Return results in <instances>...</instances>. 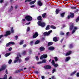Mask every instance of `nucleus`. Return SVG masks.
Wrapping results in <instances>:
<instances>
[{"label":"nucleus","mask_w":79,"mask_h":79,"mask_svg":"<svg viewBox=\"0 0 79 79\" xmlns=\"http://www.w3.org/2000/svg\"><path fill=\"white\" fill-rule=\"evenodd\" d=\"M40 50L41 52H42V51H44L45 50V48L43 47H41L40 48Z\"/></svg>","instance_id":"nucleus-14"},{"label":"nucleus","mask_w":79,"mask_h":79,"mask_svg":"<svg viewBox=\"0 0 79 79\" xmlns=\"http://www.w3.org/2000/svg\"><path fill=\"white\" fill-rule=\"evenodd\" d=\"M71 8L72 9H76V7H71Z\"/></svg>","instance_id":"nucleus-46"},{"label":"nucleus","mask_w":79,"mask_h":79,"mask_svg":"<svg viewBox=\"0 0 79 79\" xmlns=\"http://www.w3.org/2000/svg\"><path fill=\"white\" fill-rule=\"evenodd\" d=\"M47 57V55L43 54V55L41 56L40 57V60H42L43 58H46Z\"/></svg>","instance_id":"nucleus-5"},{"label":"nucleus","mask_w":79,"mask_h":79,"mask_svg":"<svg viewBox=\"0 0 79 79\" xmlns=\"http://www.w3.org/2000/svg\"><path fill=\"white\" fill-rule=\"evenodd\" d=\"M51 32H52V30L48 32H45L44 33V35H50V33H51Z\"/></svg>","instance_id":"nucleus-4"},{"label":"nucleus","mask_w":79,"mask_h":79,"mask_svg":"<svg viewBox=\"0 0 79 79\" xmlns=\"http://www.w3.org/2000/svg\"><path fill=\"white\" fill-rule=\"evenodd\" d=\"M38 24L39 26H41V27H44L45 26V23L43 22L42 21H39L38 22Z\"/></svg>","instance_id":"nucleus-2"},{"label":"nucleus","mask_w":79,"mask_h":79,"mask_svg":"<svg viewBox=\"0 0 79 79\" xmlns=\"http://www.w3.org/2000/svg\"><path fill=\"white\" fill-rule=\"evenodd\" d=\"M64 33L63 32H60V35H64Z\"/></svg>","instance_id":"nucleus-50"},{"label":"nucleus","mask_w":79,"mask_h":79,"mask_svg":"<svg viewBox=\"0 0 79 79\" xmlns=\"http://www.w3.org/2000/svg\"><path fill=\"white\" fill-rule=\"evenodd\" d=\"M79 21V17H78L77 18V19H76V22H77V21Z\"/></svg>","instance_id":"nucleus-45"},{"label":"nucleus","mask_w":79,"mask_h":79,"mask_svg":"<svg viewBox=\"0 0 79 79\" xmlns=\"http://www.w3.org/2000/svg\"><path fill=\"white\" fill-rule=\"evenodd\" d=\"M70 57H66V58L65 59V61H68L69 60H70Z\"/></svg>","instance_id":"nucleus-15"},{"label":"nucleus","mask_w":79,"mask_h":79,"mask_svg":"<svg viewBox=\"0 0 79 79\" xmlns=\"http://www.w3.org/2000/svg\"><path fill=\"white\" fill-rule=\"evenodd\" d=\"M35 73H36V74H38V73H39V72L38 71H35Z\"/></svg>","instance_id":"nucleus-58"},{"label":"nucleus","mask_w":79,"mask_h":79,"mask_svg":"<svg viewBox=\"0 0 79 79\" xmlns=\"http://www.w3.org/2000/svg\"><path fill=\"white\" fill-rule=\"evenodd\" d=\"M34 43V41H31V42H30V45H32L33 44V43Z\"/></svg>","instance_id":"nucleus-40"},{"label":"nucleus","mask_w":79,"mask_h":79,"mask_svg":"<svg viewBox=\"0 0 79 79\" xmlns=\"http://www.w3.org/2000/svg\"><path fill=\"white\" fill-rule=\"evenodd\" d=\"M11 44H12V45H15V43L13 42H10L6 44V47H8V46H9L10 45H11Z\"/></svg>","instance_id":"nucleus-8"},{"label":"nucleus","mask_w":79,"mask_h":79,"mask_svg":"<svg viewBox=\"0 0 79 79\" xmlns=\"http://www.w3.org/2000/svg\"><path fill=\"white\" fill-rule=\"evenodd\" d=\"M41 77H42V79H45V77H44V76H42Z\"/></svg>","instance_id":"nucleus-59"},{"label":"nucleus","mask_w":79,"mask_h":79,"mask_svg":"<svg viewBox=\"0 0 79 79\" xmlns=\"http://www.w3.org/2000/svg\"><path fill=\"white\" fill-rule=\"evenodd\" d=\"M10 55V53H8L5 54L4 55L6 57H7V56H9Z\"/></svg>","instance_id":"nucleus-24"},{"label":"nucleus","mask_w":79,"mask_h":79,"mask_svg":"<svg viewBox=\"0 0 79 79\" xmlns=\"http://www.w3.org/2000/svg\"><path fill=\"white\" fill-rule=\"evenodd\" d=\"M37 5L40 6H42V3L40 1H38L37 2Z\"/></svg>","instance_id":"nucleus-9"},{"label":"nucleus","mask_w":79,"mask_h":79,"mask_svg":"<svg viewBox=\"0 0 79 79\" xmlns=\"http://www.w3.org/2000/svg\"><path fill=\"white\" fill-rule=\"evenodd\" d=\"M3 2V0H1L0 1V3H2V2Z\"/></svg>","instance_id":"nucleus-61"},{"label":"nucleus","mask_w":79,"mask_h":79,"mask_svg":"<svg viewBox=\"0 0 79 79\" xmlns=\"http://www.w3.org/2000/svg\"><path fill=\"white\" fill-rule=\"evenodd\" d=\"M23 42H24V40H21L19 43L20 45H22V44H23Z\"/></svg>","instance_id":"nucleus-30"},{"label":"nucleus","mask_w":79,"mask_h":79,"mask_svg":"<svg viewBox=\"0 0 79 79\" xmlns=\"http://www.w3.org/2000/svg\"><path fill=\"white\" fill-rule=\"evenodd\" d=\"M17 55V57L16 58L15 60H14V63H17V62L18 61L19 63L21 62V60L19 59V57H21V55H20V54L19 53Z\"/></svg>","instance_id":"nucleus-1"},{"label":"nucleus","mask_w":79,"mask_h":79,"mask_svg":"<svg viewBox=\"0 0 79 79\" xmlns=\"http://www.w3.org/2000/svg\"><path fill=\"white\" fill-rule=\"evenodd\" d=\"M13 27L11 28V31L12 33H14V30L13 29Z\"/></svg>","instance_id":"nucleus-33"},{"label":"nucleus","mask_w":79,"mask_h":79,"mask_svg":"<svg viewBox=\"0 0 79 79\" xmlns=\"http://www.w3.org/2000/svg\"><path fill=\"white\" fill-rule=\"evenodd\" d=\"M54 59H55L56 61H57L58 60V58H57V57H55Z\"/></svg>","instance_id":"nucleus-38"},{"label":"nucleus","mask_w":79,"mask_h":79,"mask_svg":"<svg viewBox=\"0 0 79 79\" xmlns=\"http://www.w3.org/2000/svg\"><path fill=\"white\" fill-rule=\"evenodd\" d=\"M11 50H12V48H10L9 49V51H11Z\"/></svg>","instance_id":"nucleus-57"},{"label":"nucleus","mask_w":79,"mask_h":79,"mask_svg":"<svg viewBox=\"0 0 79 79\" xmlns=\"http://www.w3.org/2000/svg\"><path fill=\"white\" fill-rule=\"evenodd\" d=\"M56 71V69H54L52 71V73H53Z\"/></svg>","instance_id":"nucleus-34"},{"label":"nucleus","mask_w":79,"mask_h":79,"mask_svg":"<svg viewBox=\"0 0 79 79\" xmlns=\"http://www.w3.org/2000/svg\"><path fill=\"white\" fill-rule=\"evenodd\" d=\"M36 60H37V61H38L39 60V58H38V56H36Z\"/></svg>","instance_id":"nucleus-39"},{"label":"nucleus","mask_w":79,"mask_h":79,"mask_svg":"<svg viewBox=\"0 0 79 79\" xmlns=\"http://www.w3.org/2000/svg\"><path fill=\"white\" fill-rule=\"evenodd\" d=\"M40 43V41L39 40H37L35 43V44L36 45L37 44H39Z\"/></svg>","instance_id":"nucleus-22"},{"label":"nucleus","mask_w":79,"mask_h":79,"mask_svg":"<svg viewBox=\"0 0 79 79\" xmlns=\"http://www.w3.org/2000/svg\"><path fill=\"white\" fill-rule=\"evenodd\" d=\"M54 47H51L49 48V50H53V49H54Z\"/></svg>","instance_id":"nucleus-17"},{"label":"nucleus","mask_w":79,"mask_h":79,"mask_svg":"<svg viewBox=\"0 0 79 79\" xmlns=\"http://www.w3.org/2000/svg\"><path fill=\"white\" fill-rule=\"evenodd\" d=\"M71 53V51H69L68 52H67L66 54V56H68V55H70V54Z\"/></svg>","instance_id":"nucleus-16"},{"label":"nucleus","mask_w":79,"mask_h":79,"mask_svg":"<svg viewBox=\"0 0 79 79\" xmlns=\"http://www.w3.org/2000/svg\"><path fill=\"white\" fill-rule=\"evenodd\" d=\"M77 77H79V73H77Z\"/></svg>","instance_id":"nucleus-51"},{"label":"nucleus","mask_w":79,"mask_h":79,"mask_svg":"<svg viewBox=\"0 0 79 79\" xmlns=\"http://www.w3.org/2000/svg\"><path fill=\"white\" fill-rule=\"evenodd\" d=\"M22 20L23 21H26V19H22Z\"/></svg>","instance_id":"nucleus-64"},{"label":"nucleus","mask_w":79,"mask_h":79,"mask_svg":"<svg viewBox=\"0 0 79 79\" xmlns=\"http://www.w3.org/2000/svg\"><path fill=\"white\" fill-rule=\"evenodd\" d=\"M76 73V71H74L73 73H71V74H70V75L71 76H73V75L74 74H75V73Z\"/></svg>","instance_id":"nucleus-29"},{"label":"nucleus","mask_w":79,"mask_h":79,"mask_svg":"<svg viewBox=\"0 0 79 79\" xmlns=\"http://www.w3.org/2000/svg\"><path fill=\"white\" fill-rule=\"evenodd\" d=\"M11 62H12V60L11 59H10L9 60L8 63L9 64H11Z\"/></svg>","instance_id":"nucleus-36"},{"label":"nucleus","mask_w":79,"mask_h":79,"mask_svg":"<svg viewBox=\"0 0 79 79\" xmlns=\"http://www.w3.org/2000/svg\"><path fill=\"white\" fill-rule=\"evenodd\" d=\"M36 1L35 0L33 1H32L31 2H30V5H32V4H34V3H35V2Z\"/></svg>","instance_id":"nucleus-26"},{"label":"nucleus","mask_w":79,"mask_h":79,"mask_svg":"<svg viewBox=\"0 0 79 79\" xmlns=\"http://www.w3.org/2000/svg\"><path fill=\"white\" fill-rule=\"evenodd\" d=\"M26 46H27V45L26 44H25L23 45V48L26 47Z\"/></svg>","instance_id":"nucleus-60"},{"label":"nucleus","mask_w":79,"mask_h":79,"mask_svg":"<svg viewBox=\"0 0 79 79\" xmlns=\"http://www.w3.org/2000/svg\"><path fill=\"white\" fill-rule=\"evenodd\" d=\"M29 59V57H27L25 58V60H28Z\"/></svg>","instance_id":"nucleus-56"},{"label":"nucleus","mask_w":79,"mask_h":79,"mask_svg":"<svg viewBox=\"0 0 79 79\" xmlns=\"http://www.w3.org/2000/svg\"><path fill=\"white\" fill-rule=\"evenodd\" d=\"M6 65H3L0 69V71H3V70H4L5 69H6Z\"/></svg>","instance_id":"nucleus-6"},{"label":"nucleus","mask_w":79,"mask_h":79,"mask_svg":"<svg viewBox=\"0 0 79 79\" xmlns=\"http://www.w3.org/2000/svg\"><path fill=\"white\" fill-rule=\"evenodd\" d=\"M41 62H42V63H46V60H44Z\"/></svg>","instance_id":"nucleus-42"},{"label":"nucleus","mask_w":79,"mask_h":79,"mask_svg":"<svg viewBox=\"0 0 79 79\" xmlns=\"http://www.w3.org/2000/svg\"><path fill=\"white\" fill-rule=\"evenodd\" d=\"M52 79H56V78L54 76H52Z\"/></svg>","instance_id":"nucleus-44"},{"label":"nucleus","mask_w":79,"mask_h":79,"mask_svg":"<svg viewBox=\"0 0 79 79\" xmlns=\"http://www.w3.org/2000/svg\"><path fill=\"white\" fill-rule=\"evenodd\" d=\"M71 15H70V16H68V19H69V18H70V17H71V18H73V17H74V13H71Z\"/></svg>","instance_id":"nucleus-13"},{"label":"nucleus","mask_w":79,"mask_h":79,"mask_svg":"<svg viewBox=\"0 0 79 79\" xmlns=\"http://www.w3.org/2000/svg\"><path fill=\"white\" fill-rule=\"evenodd\" d=\"M53 40L54 42H57L58 41V40H57V38L56 37H54L53 39Z\"/></svg>","instance_id":"nucleus-18"},{"label":"nucleus","mask_w":79,"mask_h":79,"mask_svg":"<svg viewBox=\"0 0 79 79\" xmlns=\"http://www.w3.org/2000/svg\"><path fill=\"white\" fill-rule=\"evenodd\" d=\"M10 31H8L6 32V34L5 35V37H7V36L8 35H10Z\"/></svg>","instance_id":"nucleus-11"},{"label":"nucleus","mask_w":79,"mask_h":79,"mask_svg":"<svg viewBox=\"0 0 79 79\" xmlns=\"http://www.w3.org/2000/svg\"><path fill=\"white\" fill-rule=\"evenodd\" d=\"M48 44L49 46L52 45L53 44V43L52 42H49V43H48Z\"/></svg>","instance_id":"nucleus-31"},{"label":"nucleus","mask_w":79,"mask_h":79,"mask_svg":"<svg viewBox=\"0 0 79 79\" xmlns=\"http://www.w3.org/2000/svg\"><path fill=\"white\" fill-rule=\"evenodd\" d=\"M53 66H54L55 67H57L58 65L57 64H55Z\"/></svg>","instance_id":"nucleus-41"},{"label":"nucleus","mask_w":79,"mask_h":79,"mask_svg":"<svg viewBox=\"0 0 79 79\" xmlns=\"http://www.w3.org/2000/svg\"><path fill=\"white\" fill-rule=\"evenodd\" d=\"M7 79V75H6V74H5L4 75V77L3 78H0V79Z\"/></svg>","instance_id":"nucleus-25"},{"label":"nucleus","mask_w":79,"mask_h":79,"mask_svg":"<svg viewBox=\"0 0 79 79\" xmlns=\"http://www.w3.org/2000/svg\"><path fill=\"white\" fill-rule=\"evenodd\" d=\"M50 29V25H48L46 28V30H48V29Z\"/></svg>","instance_id":"nucleus-19"},{"label":"nucleus","mask_w":79,"mask_h":79,"mask_svg":"<svg viewBox=\"0 0 79 79\" xmlns=\"http://www.w3.org/2000/svg\"><path fill=\"white\" fill-rule=\"evenodd\" d=\"M38 35H39V33H38L37 32H35V34L33 36V37L34 39H35V38H36Z\"/></svg>","instance_id":"nucleus-7"},{"label":"nucleus","mask_w":79,"mask_h":79,"mask_svg":"<svg viewBox=\"0 0 79 79\" xmlns=\"http://www.w3.org/2000/svg\"><path fill=\"white\" fill-rule=\"evenodd\" d=\"M60 11V10L58 9H56V13L57 14H58V13L59 12V11Z\"/></svg>","instance_id":"nucleus-23"},{"label":"nucleus","mask_w":79,"mask_h":79,"mask_svg":"<svg viewBox=\"0 0 79 79\" xmlns=\"http://www.w3.org/2000/svg\"><path fill=\"white\" fill-rule=\"evenodd\" d=\"M31 24V22H29L28 23H27L25 25L27 26V25H29Z\"/></svg>","instance_id":"nucleus-48"},{"label":"nucleus","mask_w":79,"mask_h":79,"mask_svg":"<svg viewBox=\"0 0 79 79\" xmlns=\"http://www.w3.org/2000/svg\"><path fill=\"white\" fill-rule=\"evenodd\" d=\"M44 68L45 69H51V67L50 65H46L44 66Z\"/></svg>","instance_id":"nucleus-12"},{"label":"nucleus","mask_w":79,"mask_h":79,"mask_svg":"<svg viewBox=\"0 0 79 79\" xmlns=\"http://www.w3.org/2000/svg\"><path fill=\"white\" fill-rule=\"evenodd\" d=\"M65 14V12H64L62 14H61V17H63L64 16V15Z\"/></svg>","instance_id":"nucleus-32"},{"label":"nucleus","mask_w":79,"mask_h":79,"mask_svg":"<svg viewBox=\"0 0 79 79\" xmlns=\"http://www.w3.org/2000/svg\"><path fill=\"white\" fill-rule=\"evenodd\" d=\"M73 26H74V24L73 23L72 24V25L71 26H70V30H72V29H73Z\"/></svg>","instance_id":"nucleus-20"},{"label":"nucleus","mask_w":79,"mask_h":79,"mask_svg":"<svg viewBox=\"0 0 79 79\" xmlns=\"http://www.w3.org/2000/svg\"><path fill=\"white\" fill-rule=\"evenodd\" d=\"M26 51H24L23 52V55H25V54H26Z\"/></svg>","instance_id":"nucleus-47"},{"label":"nucleus","mask_w":79,"mask_h":79,"mask_svg":"<svg viewBox=\"0 0 79 79\" xmlns=\"http://www.w3.org/2000/svg\"><path fill=\"white\" fill-rule=\"evenodd\" d=\"M69 32H67L66 34V35H68L69 34Z\"/></svg>","instance_id":"nucleus-62"},{"label":"nucleus","mask_w":79,"mask_h":79,"mask_svg":"<svg viewBox=\"0 0 79 79\" xmlns=\"http://www.w3.org/2000/svg\"><path fill=\"white\" fill-rule=\"evenodd\" d=\"M41 63H42V61H40V62H38L37 63V64H41Z\"/></svg>","instance_id":"nucleus-49"},{"label":"nucleus","mask_w":79,"mask_h":79,"mask_svg":"<svg viewBox=\"0 0 79 79\" xmlns=\"http://www.w3.org/2000/svg\"><path fill=\"white\" fill-rule=\"evenodd\" d=\"M6 74H8V70H6Z\"/></svg>","instance_id":"nucleus-63"},{"label":"nucleus","mask_w":79,"mask_h":79,"mask_svg":"<svg viewBox=\"0 0 79 79\" xmlns=\"http://www.w3.org/2000/svg\"><path fill=\"white\" fill-rule=\"evenodd\" d=\"M46 13H44L42 15V17L43 18H46Z\"/></svg>","instance_id":"nucleus-28"},{"label":"nucleus","mask_w":79,"mask_h":79,"mask_svg":"<svg viewBox=\"0 0 79 79\" xmlns=\"http://www.w3.org/2000/svg\"><path fill=\"white\" fill-rule=\"evenodd\" d=\"M69 48H73V45L72 44L70 45Z\"/></svg>","instance_id":"nucleus-52"},{"label":"nucleus","mask_w":79,"mask_h":79,"mask_svg":"<svg viewBox=\"0 0 79 79\" xmlns=\"http://www.w3.org/2000/svg\"><path fill=\"white\" fill-rule=\"evenodd\" d=\"M13 10V6H11L10 8V9L9 10L10 11H11Z\"/></svg>","instance_id":"nucleus-43"},{"label":"nucleus","mask_w":79,"mask_h":79,"mask_svg":"<svg viewBox=\"0 0 79 79\" xmlns=\"http://www.w3.org/2000/svg\"><path fill=\"white\" fill-rule=\"evenodd\" d=\"M73 29L75 30H73L72 32V34H74L75 32H76V30H77V27H73Z\"/></svg>","instance_id":"nucleus-10"},{"label":"nucleus","mask_w":79,"mask_h":79,"mask_svg":"<svg viewBox=\"0 0 79 79\" xmlns=\"http://www.w3.org/2000/svg\"><path fill=\"white\" fill-rule=\"evenodd\" d=\"M31 0H26L25 1V2H30V1H31Z\"/></svg>","instance_id":"nucleus-55"},{"label":"nucleus","mask_w":79,"mask_h":79,"mask_svg":"<svg viewBox=\"0 0 79 79\" xmlns=\"http://www.w3.org/2000/svg\"><path fill=\"white\" fill-rule=\"evenodd\" d=\"M25 19L27 21H32V17L29 16H27L25 17Z\"/></svg>","instance_id":"nucleus-3"},{"label":"nucleus","mask_w":79,"mask_h":79,"mask_svg":"<svg viewBox=\"0 0 79 79\" xmlns=\"http://www.w3.org/2000/svg\"><path fill=\"white\" fill-rule=\"evenodd\" d=\"M15 38L16 40H17L18 38V36H15Z\"/></svg>","instance_id":"nucleus-53"},{"label":"nucleus","mask_w":79,"mask_h":79,"mask_svg":"<svg viewBox=\"0 0 79 79\" xmlns=\"http://www.w3.org/2000/svg\"><path fill=\"white\" fill-rule=\"evenodd\" d=\"M50 27L51 28V29H56V27L53 25H52Z\"/></svg>","instance_id":"nucleus-21"},{"label":"nucleus","mask_w":79,"mask_h":79,"mask_svg":"<svg viewBox=\"0 0 79 79\" xmlns=\"http://www.w3.org/2000/svg\"><path fill=\"white\" fill-rule=\"evenodd\" d=\"M52 65H54L55 64V61L54 60H52Z\"/></svg>","instance_id":"nucleus-35"},{"label":"nucleus","mask_w":79,"mask_h":79,"mask_svg":"<svg viewBox=\"0 0 79 79\" xmlns=\"http://www.w3.org/2000/svg\"><path fill=\"white\" fill-rule=\"evenodd\" d=\"M29 30H30V27H27V31L28 32V31H29Z\"/></svg>","instance_id":"nucleus-37"},{"label":"nucleus","mask_w":79,"mask_h":79,"mask_svg":"<svg viewBox=\"0 0 79 79\" xmlns=\"http://www.w3.org/2000/svg\"><path fill=\"white\" fill-rule=\"evenodd\" d=\"M37 19L38 20H41L42 19V17L41 16H40L38 17L37 18Z\"/></svg>","instance_id":"nucleus-27"},{"label":"nucleus","mask_w":79,"mask_h":79,"mask_svg":"<svg viewBox=\"0 0 79 79\" xmlns=\"http://www.w3.org/2000/svg\"><path fill=\"white\" fill-rule=\"evenodd\" d=\"M31 8H34V7H35V6L33 5L30 6Z\"/></svg>","instance_id":"nucleus-54"}]
</instances>
